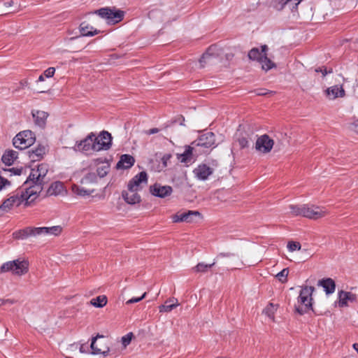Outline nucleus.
<instances>
[{
	"label": "nucleus",
	"mask_w": 358,
	"mask_h": 358,
	"mask_svg": "<svg viewBox=\"0 0 358 358\" xmlns=\"http://www.w3.org/2000/svg\"><path fill=\"white\" fill-rule=\"evenodd\" d=\"M9 185H10V182L0 175V191Z\"/></svg>",
	"instance_id": "nucleus-48"
},
{
	"label": "nucleus",
	"mask_w": 358,
	"mask_h": 358,
	"mask_svg": "<svg viewBox=\"0 0 358 358\" xmlns=\"http://www.w3.org/2000/svg\"><path fill=\"white\" fill-rule=\"evenodd\" d=\"M94 13L98 15L103 19H106L108 24H115L122 21L124 16V11L118 10L115 7L101 8L100 9L94 10Z\"/></svg>",
	"instance_id": "nucleus-4"
},
{
	"label": "nucleus",
	"mask_w": 358,
	"mask_h": 358,
	"mask_svg": "<svg viewBox=\"0 0 358 358\" xmlns=\"http://www.w3.org/2000/svg\"><path fill=\"white\" fill-rule=\"evenodd\" d=\"M277 310V305H274L273 303H269L266 308L264 310L265 314L271 320H274V313Z\"/></svg>",
	"instance_id": "nucleus-38"
},
{
	"label": "nucleus",
	"mask_w": 358,
	"mask_h": 358,
	"mask_svg": "<svg viewBox=\"0 0 358 358\" xmlns=\"http://www.w3.org/2000/svg\"><path fill=\"white\" fill-rule=\"evenodd\" d=\"M150 192L155 196L163 199L170 196L173 192V189L169 185L155 183L150 187Z\"/></svg>",
	"instance_id": "nucleus-10"
},
{
	"label": "nucleus",
	"mask_w": 358,
	"mask_h": 358,
	"mask_svg": "<svg viewBox=\"0 0 358 358\" xmlns=\"http://www.w3.org/2000/svg\"><path fill=\"white\" fill-rule=\"evenodd\" d=\"M193 146L203 147L206 148H215V136L214 133L208 131L204 134L201 135L198 139L192 143Z\"/></svg>",
	"instance_id": "nucleus-9"
},
{
	"label": "nucleus",
	"mask_w": 358,
	"mask_h": 358,
	"mask_svg": "<svg viewBox=\"0 0 358 358\" xmlns=\"http://www.w3.org/2000/svg\"><path fill=\"white\" fill-rule=\"evenodd\" d=\"M194 147L195 146H193V145L192 146L187 145L185 147V150L181 155L180 160L182 162H187L190 161L192 154V150Z\"/></svg>",
	"instance_id": "nucleus-35"
},
{
	"label": "nucleus",
	"mask_w": 358,
	"mask_h": 358,
	"mask_svg": "<svg viewBox=\"0 0 358 358\" xmlns=\"http://www.w3.org/2000/svg\"><path fill=\"white\" fill-rule=\"evenodd\" d=\"M64 192V184L62 182L57 181L51 184L48 189L49 195H59Z\"/></svg>",
	"instance_id": "nucleus-26"
},
{
	"label": "nucleus",
	"mask_w": 358,
	"mask_h": 358,
	"mask_svg": "<svg viewBox=\"0 0 358 358\" xmlns=\"http://www.w3.org/2000/svg\"><path fill=\"white\" fill-rule=\"evenodd\" d=\"M234 256V254H232V253H224V252H221L215 258V260H217L221 257H233Z\"/></svg>",
	"instance_id": "nucleus-54"
},
{
	"label": "nucleus",
	"mask_w": 358,
	"mask_h": 358,
	"mask_svg": "<svg viewBox=\"0 0 358 358\" xmlns=\"http://www.w3.org/2000/svg\"><path fill=\"white\" fill-rule=\"evenodd\" d=\"M43 76H44V75H41V76H39V78H38V80H37V81H43V80H44Z\"/></svg>",
	"instance_id": "nucleus-64"
},
{
	"label": "nucleus",
	"mask_w": 358,
	"mask_h": 358,
	"mask_svg": "<svg viewBox=\"0 0 358 358\" xmlns=\"http://www.w3.org/2000/svg\"><path fill=\"white\" fill-rule=\"evenodd\" d=\"M213 172V169L206 164H200L194 170L196 176L202 180H206Z\"/></svg>",
	"instance_id": "nucleus-18"
},
{
	"label": "nucleus",
	"mask_w": 358,
	"mask_h": 358,
	"mask_svg": "<svg viewBox=\"0 0 358 358\" xmlns=\"http://www.w3.org/2000/svg\"><path fill=\"white\" fill-rule=\"evenodd\" d=\"M259 63L262 65V69L266 71L276 66L275 63L268 58L267 55H263V58H262Z\"/></svg>",
	"instance_id": "nucleus-31"
},
{
	"label": "nucleus",
	"mask_w": 358,
	"mask_h": 358,
	"mask_svg": "<svg viewBox=\"0 0 358 358\" xmlns=\"http://www.w3.org/2000/svg\"><path fill=\"white\" fill-rule=\"evenodd\" d=\"M274 145V141L267 134L259 136L255 143V149L262 153L266 154L271 152Z\"/></svg>",
	"instance_id": "nucleus-8"
},
{
	"label": "nucleus",
	"mask_w": 358,
	"mask_h": 358,
	"mask_svg": "<svg viewBox=\"0 0 358 358\" xmlns=\"http://www.w3.org/2000/svg\"><path fill=\"white\" fill-rule=\"evenodd\" d=\"M289 209L293 216H303L312 220H317L327 214L324 207L310 204L289 205Z\"/></svg>",
	"instance_id": "nucleus-1"
},
{
	"label": "nucleus",
	"mask_w": 358,
	"mask_h": 358,
	"mask_svg": "<svg viewBox=\"0 0 358 358\" xmlns=\"http://www.w3.org/2000/svg\"><path fill=\"white\" fill-rule=\"evenodd\" d=\"M88 346L86 344H81L79 348V350L81 353H85L87 352Z\"/></svg>",
	"instance_id": "nucleus-56"
},
{
	"label": "nucleus",
	"mask_w": 358,
	"mask_h": 358,
	"mask_svg": "<svg viewBox=\"0 0 358 358\" xmlns=\"http://www.w3.org/2000/svg\"><path fill=\"white\" fill-rule=\"evenodd\" d=\"M123 199L129 204H136L141 201V196L137 190L128 189L122 192Z\"/></svg>",
	"instance_id": "nucleus-17"
},
{
	"label": "nucleus",
	"mask_w": 358,
	"mask_h": 358,
	"mask_svg": "<svg viewBox=\"0 0 358 358\" xmlns=\"http://www.w3.org/2000/svg\"><path fill=\"white\" fill-rule=\"evenodd\" d=\"M96 181V174L95 173H89L82 179V183H94Z\"/></svg>",
	"instance_id": "nucleus-42"
},
{
	"label": "nucleus",
	"mask_w": 358,
	"mask_h": 358,
	"mask_svg": "<svg viewBox=\"0 0 358 358\" xmlns=\"http://www.w3.org/2000/svg\"><path fill=\"white\" fill-rule=\"evenodd\" d=\"M324 95L327 99L334 100L336 98L344 97L345 91H324Z\"/></svg>",
	"instance_id": "nucleus-30"
},
{
	"label": "nucleus",
	"mask_w": 358,
	"mask_h": 358,
	"mask_svg": "<svg viewBox=\"0 0 358 358\" xmlns=\"http://www.w3.org/2000/svg\"><path fill=\"white\" fill-rule=\"evenodd\" d=\"M81 36H93L101 32V30L94 29L85 22H82L79 26Z\"/></svg>",
	"instance_id": "nucleus-21"
},
{
	"label": "nucleus",
	"mask_w": 358,
	"mask_h": 358,
	"mask_svg": "<svg viewBox=\"0 0 358 358\" xmlns=\"http://www.w3.org/2000/svg\"><path fill=\"white\" fill-rule=\"evenodd\" d=\"M326 90H343V85H335L327 87Z\"/></svg>",
	"instance_id": "nucleus-60"
},
{
	"label": "nucleus",
	"mask_w": 358,
	"mask_h": 358,
	"mask_svg": "<svg viewBox=\"0 0 358 358\" xmlns=\"http://www.w3.org/2000/svg\"><path fill=\"white\" fill-rule=\"evenodd\" d=\"M350 130L358 133V119L350 124Z\"/></svg>",
	"instance_id": "nucleus-53"
},
{
	"label": "nucleus",
	"mask_w": 358,
	"mask_h": 358,
	"mask_svg": "<svg viewBox=\"0 0 358 358\" xmlns=\"http://www.w3.org/2000/svg\"><path fill=\"white\" fill-rule=\"evenodd\" d=\"M100 163H101V165L97 167L96 173L99 178H103L109 171L110 164L108 162L103 163L102 162H100Z\"/></svg>",
	"instance_id": "nucleus-33"
},
{
	"label": "nucleus",
	"mask_w": 358,
	"mask_h": 358,
	"mask_svg": "<svg viewBox=\"0 0 358 358\" xmlns=\"http://www.w3.org/2000/svg\"><path fill=\"white\" fill-rule=\"evenodd\" d=\"M135 162L134 158L129 155H122L117 164V169H127L131 168Z\"/></svg>",
	"instance_id": "nucleus-24"
},
{
	"label": "nucleus",
	"mask_w": 358,
	"mask_h": 358,
	"mask_svg": "<svg viewBox=\"0 0 358 358\" xmlns=\"http://www.w3.org/2000/svg\"><path fill=\"white\" fill-rule=\"evenodd\" d=\"M317 285L322 287L327 294H333L336 289V283L332 278H327L320 280Z\"/></svg>",
	"instance_id": "nucleus-20"
},
{
	"label": "nucleus",
	"mask_w": 358,
	"mask_h": 358,
	"mask_svg": "<svg viewBox=\"0 0 358 358\" xmlns=\"http://www.w3.org/2000/svg\"><path fill=\"white\" fill-rule=\"evenodd\" d=\"M237 142L241 149L248 147V141L245 137L239 138Z\"/></svg>",
	"instance_id": "nucleus-47"
},
{
	"label": "nucleus",
	"mask_w": 358,
	"mask_h": 358,
	"mask_svg": "<svg viewBox=\"0 0 358 358\" xmlns=\"http://www.w3.org/2000/svg\"><path fill=\"white\" fill-rule=\"evenodd\" d=\"M147 293L145 292L143 293V294L140 296V297H133L131 298V299L128 300L127 302H126V304H131V303H137V302H139L141 301V300H143L145 296H146Z\"/></svg>",
	"instance_id": "nucleus-49"
},
{
	"label": "nucleus",
	"mask_w": 358,
	"mask_h": 358,
	"mask_svg": "<svg viewBox=\"0 0 358 358\" xmlns=\"http://www.w3.org/2000/svg\"><path fill=\"white\" fill-rule=\"evenodd\" d=\"M172 220L173 222H183V219H182V213H176L172 216Z\"/></svg>",
	"instance_id": "nucleus-52"
},
{
	"label": "nucleus",
	"mask_w": 358,
	"mask_h": 358,
	"mask_svg": "<svg viewBox=\"0 0 358 358\" xmlns=\"http://www.w3.org/2000/svg\"><path fill=\"white\" fill-rule=\"evenodd\" d=\"M45 235H53V236H59L62 231V228L61 226H53L50 227H45Z\"/></svg>",
	"instance_id": "nucleus-36"
},
{
	"label": "nucleus",
	"mask_w": 358,
	"mask_h": 358,
	"mask_svg": "<svg viewBox=\"0 0 358 358\" xmlns=\"http://www.w3.org/2000/svg\"><path fill=\"white\" fill-rule=\"evenodd\" d=\"M98 337L102 338L103 336L97 335L96 337H94L92 339V343H91V345H90V348L92 349V353L94 355L102 354V355H103V356L106 357L108 355L109 348L107 347L106 350H103L101 348H97L96 341V339Z\"/></svg>",
	"instance_id": "nucleus-28"
},
{
	"label": "nucleus",
	"mask_w": 358,
	"mask_h": 358,
	"mask_svg": "<svg viewBox=\"0 0 358 358\" xmlns=\"http://www.w3.org/2000/svg\"><path fill=\"white\" fill-rule=\"evenodd\" d=\"M215 264V262H213L212 264H206L203 262L199 263L195 267L193 268L194 271L196 272L205 273L208 271V268H210Z\"/></svg>",
	"instance_id": "nucleus-37"
},
{
	"label": "nucleus",
	"mask_w": 358,
	"mask_h": 358,
	"mask_svg": "<svg viewBox=\"0 0 358 358\" xmlns=\"http://www.w3.org/2000/svg\"><path fill=\"white\" fill-rule=\"evenodd\" d=\"M315 287L313 286H303L297 298V304H295V312L303 315L308 313L309 310H313V293Z\"/></svg>",
	"instance_id": "nucleus-2"
},
{
	"label": "nucleus",
	"mask_w": 358,
	"mask_h": 358,
	"mask_svg": "<svg viewBox=\"0 0 358 358\" xmlns=\"http://www.w3.org/2000/svg\"><path fill=\"white\" fill-rule=\"evenodd\" d=\"M36 195L32 189H26L25 192L22 191L20 194L17 193L11 196L8 199L4 200L0 206V214H3L9 211L14 206H19L23 201L28 203L29 199Z\"/></svg>",
	"instance_id": "nucleus-3"
},
{
	"label": "nucleus",
	"mask_w": 358,
	"mask_h": 358,
	"mask_svg": "<svg viewBox=\"0 0 358 358\" xmlns=\"http://www.w3.org/2000/svg\"><path fill=\"white\" fill-rule=\"evenodd\" d=\"M46 152V148L44 145H39L35 149L28 151L29 157L33 162L41 160Z\"/></svg>",
	"instance_id": "nucleus-22"
},
{
	"label": "nucleus",
	"mask_w": 358,
	"mask_h": 358,
	"mask_svg": "<svg viewBox=\"0 0 358 358\" xmlns=\"http://www.w3.org/2000/svg\"><path fill=\"white\" fill-rule=\"evenodd\" d=\"M32 227H28L13 232V236L15 239H26L29 236H33Z\"/></svg>",
	"instance_id": "nucleus-27"
},
{
	"label": "nucleus",
	"mask_w": 358,
	"mask_h": 358,
	"mask_svg": "<svg viewBox=\"0 0 358 358\" xmlns=\"http://www.w3.org/2000/svg\"><path fill=\"white\" fill-rule=\"evenodd\" d=\"M268 48L266 45H263L261 46L260 52H262V55H267L266 52Z\"/></svg>",
	"instance_id": "nucleus-57"
},
{
	"label": "nucleus",
	"mask_w": 358,
	"mask_h": 358,
	"mask_svg": "<svg viewBox=\"0 0 358 358\" xmlns=\"http://www.w3.org/2000/svg\"><path fill=\"white\" fill-rule=\"evenodd\" d=\"M148 175L146 172L141 171L129 180L127 188L128 189H134L139 191L141 189V184H147Z\"/></svg>",
	"instance_id": "nucleus-11"
},
{
	"label": "nucleus",
	"mask_w": 358,
	"mask_h": 358,
	"mask_svg": "<svg viewBox=\"0 0 358 358\" xmlns=\"http://www.w3.org/2000/svg\"><path fill=\"white\" fill-rule=\"evenodd\" d=\"M55 72V69L54 67H49L44 71L43 75L46 78H51L54 76Z\"/></svg>",
	"instance_id": "nucleus-51"
},
{
	"label": "nucleus",
	"mask_w": 358,
	"mask_h": 358,
	"mask_svg": "<svg viewBox=\"0 0 358 358\" xmlns=\"http://www.w3.org/2000/svg\"><path fill=\"white\" fill-rule=\"evenodd\" d=\"M31 115L35 124L41 128H44L46 124V120L48 114L46 112L41 110H32Z\"/></svg>",
	"instance_id": "nucleus-19"
},
{
	"label": "nucleus",
	"mask_w": 358,
	"mask_h": 358,
	"mask_svg": "<svg viewBox=\"0 0 358 358\" xmlns=\"http://www.w3.org/2000/svg\"><path fill=\"white\" fill-rule=\"evenodd\" d=\"M159 131V129L157 128H152L149 130L145 131V134L148 135L155 134Z\"/></svg>",
	"instance_id": "nucleus-55"
},
{
	"label": "nucleus",
	"mask_w": 358,
	"mask_h": 358,
	"mask_svg": "<svg viewBox=\"0 0 358 358\" xmlns=\"http://www.w3.org/2000/svg\"><path fill=\"white\" fill-rule=\"evenodd\" d=\"M5 172H11L13 175L20 176L22 172V169L20 168H11V169H3Z\"/></svg>",
	"instance_id": "nucleus-46"
},
{
	"label": "nucleus",
	"mask_w": 358,
	"mask_h": 358,
	"mask_svg": "<svg viewBox=\"0 0 358 358\" xmlns=\"http://www.w3.org/2000/svg\"><path fill=\"white\" fill-rule=\"evenodd\" d=\"M35 135L30 130H25L18 133L13 140V146L19 150L26 149L35 142Z\"/></svg>",
	"instance_id": "nucleus-6"
},
{
	"label": "nucleus",
	"mask_w": 358,
	"mask_h": 358,
	"mask_svg": "<svg viewBox=\"0 0 358 358\" xmlns=\"http://www.w3.org/2000/svg\"><path fill=\"white\" fill-rule=\"evenodd\" d=\"M91 304L96 308H102L107 303V298L106 296H99L92 299L90 301Z\"/></svg>",
	"instance_id": "nucleus-32"
},
{
	"label": "nucleus",
	"mask_w": 358,
	"mask_h": 358,
	"mask_svg": "<svg viewBox=\"0 0 358 358\" xmlns=\"http://www.w3.org/2000/svg\"><path fill=\"white\" fill-rule=\"evenodd\" d=\"M289 274V269L287 268H283L280 272L276 275L278 280L282 283L287 281V275Z\"/></svg>",
	"instance_id": "nucleus-43"
},
{
	"label": "nucleus",
	"mask_w": 358,
	"mask_h": 358,
	"mask_svg": "<svg viewBox=\"0 0 358 358\" xmlns=\"http://www.w3.org/2000/svg\"><path fill=\"white\" fill-rule=\"evenodd\" d=\"M302 0H274L273 7L277 10H282L287 6L292 11L296 10Z\"/></svg>",
	"instance_id": "nucleus-13"
},
{
	"label": "nucleus",
	"mask_w": 358,
	"mask_h": 358,
	"mask_svg": "<svg viewBox=\"0 0 358 358\" xmlns=\"http://www.w3.org/2000/svg\"><path fill=\"white\" fill-rule=\"evenodd\" d=\"M13 3H14L13 1H9L5 2L4 6L6 7H10V6H12L13 5Z\"/></svg>",
	"instance_id": "nucleus-62"
},
{
	"label": "nucleus",
	"mask_w": 358,
	"mask_h": 358,
	"mask_svg": "<svg viewBox=\"0 0 358 358\" xmlns=\"http://www.w3.org/2000/svg\"><path fill=\"white\" fill-rule=\"evenodd\" d=\"M33 236L45 235V227H32Z\"/></svg>",
	"instance_id": "nucleus-45"
},
{
	"label": "nucleus",
	"mask_w": 358,
	"mask_h": 358,
	"mask_svg": "<svg viewBox=\"0 0 358 358\" xmlns=\"http://www.w3.org/2000/svg\"><path fill=\"white\" fill-rule=\"evenodd\" d=\"M353 348L358 353V343L353 344Z\"/></svg>",
	"instance_id": "nucleus-63"
},
{
	"label": "nucleus",
	"mask_w": 358,
	"mask_h": 358,
	"mask_svg": "<svg viewBox=\"0 0 358 358\" xmlns=\"http://www.w3.org/2000/svg\"><path fill=\"white\" fill-rule=\"evenodd\" d=\"M36 171H38V177H41L44 180L45 177L48 171V166L46 164H41L38 166Z\"/></svg>",
	"instance_id": "nucleus-41"
},
{
	"label": "nucleus",
	"mask_w": 358,
	"mask_h": 358,
	"mask_svg": "<svg viewBox=\"0 0 358 358\" xmlns=\"http://www.w3.org/2000/svg\"><path fill=\"white\" fill-rule=\"evenodd\" d=\"M157 12H159V10H151L149 13H148V17L150 18V19H152L155 17L156 14Z\"/></svg>",
	"instance_id": "nucleus-59"
},
{
	"label": "nucleus",
	"mask_w": 358,
	"mask_h": 358,
	"mask_svg": "<svg viewBox=\"0 0 358 358\" xmlns=\"http://www.w3.org/2000/svg\"><path fill=\"white\" fill-rule=\"evenodd\" d=\"M131 336H132V334L129 333V334L124 336L122 338V342L124 346H127V345H129L130 343L131 340Z\"/></svg>",
	"instance_id": "nucleus-50"
},
{
	"label": "nucleus",
	"mask_w": 358,
	"mask_h": 358,
	"mask_svg": "<svg viewBox=\"0 0 358 358\" xmlns=\"http://www.w3.org/2000/svg\"><path fill=\"white\" fill-rule=\"evenodd\" d=\"M38 171L36 169H31V171L29 176L28 180L26 181V183H29L31 182L34 185L30 187L29 188H27L26 189H32L34 192H37V191H41L42 189V184L45 182V180L41 177H38Z\"/></svg>",
	"instance_id": "nucleus-14"
},
{
	"label": "nucleus",
	"mask_w": 358,
	"mask_h": 358,
	"mask_svg": "<svg viewBox=\"0 0 358 358\" xmlns=\"http://www.w3.org/2000/svg\"><path fill=\"white\" fill-rule=\"evenodd\" d=\"M17 152L13 150H6L1 157V161L6 166H11L17 159Z\"/></svg>",
	"instance_id": "nucleus-23"
},
{
	"label": "nucleus",
	"mask_w": 358,
	"mask_h": 358,
	"mask_svg": "<svg viewBox=\"0 0 358 358\" xmlns=\"http://www.w3.org/2000/svg\"><path fill=\"white\" fill-rule=\"evenodd\" d=\"M248 57L250 59L257 60L259 62L263 58V55L258 48H253L248 52Z\"/></svg>",
	"instance_id": "nucleus-34"
},
{
	"label": "nucleus",
	"mask_w": 358,
	"mask_h": 358,
	"mask_svg": "<svg viewBox=\"0 0 358 358\" xmlns=\"http://www.w3.org/2000/svg\"><path fill=\"white\" fill-rule=\"evenodd\" d=\"M179 306L178 299L176 298H170L167 299L164 304L159 306L160 313H169Z\"/></svg>",
	"instance_id": "nucleus-25"
},
{
	"label": "nucleus",
	"mask_w": 358,
	"mask_h": 358,
	"mask_svg": "<svg viewBox=\"0 0 358 358\" xmlns=\"http://www.w3.org/2000/svg\"><path fill=\"white\" fill-rule=\"evenodd\" d=\"M111 145L112 136L109 132L103 131L97 137L94 135V151L107 150L110 148Z\"/></svg>",
	"instance_id": "nucleus-7"
},
{
	"label": "nucleus",
	"mask_w": 358,
	"mask_h": 358,
	"mask_svg": "<svg viewBox=\"0 0 358 358\" xmlns=\"http://www.w3.org/2000/svg\"><path fill=\"white\" fill-rule=\"evenodd\" d=\"M357 301V296L350 292L340 291L338 292V306L341 308L347 307L349 303H354Z\"/></svg>",
	"instance_id": "nucleus-15"
},
{
	"label": "nucleus",
	"mask_w": 358,
	"mask_h": 358,
	"mask_svg": "<svg viewBox=\"0 0 358 358\" xmlns=\"http://www.w3.org/2000/svg\"><path fill=\"white\" fill-rule=\"evenodd\" d=\"M314 71L316 73H321V78L322 79H324L327 76L333 73L332 69H327V68L324 66L317 67Z\"/></svg>",
	"instance_id": "nucleus-39"
},
{
	"label": "nucleus",
	"mask_w": 358,
	"mask_h": 358,
	"mask_svg": "<svg viewBox=\"0 0 358 358\" xmlns=\"http://www.w3.org/2000/svg\"><path fill=\"white\" fill-rule=\"evenodd\" d=\"M29 271V262L27 260L15 259L9 261L2 264L0 272L4 273L12 271L13 274L22 275Z\"/></svg>",
	"instance_id": "nucleus-5"
},
{
	"label": "nucleus",
	"mask_w": 358,
	"mask_h": 358,
	"mask_svg": "<svg viewBox=\"0 0 358 358\" xmlns=\"http://www.w3.org/2000/svg\"><path fill=\"white\" fill-rule=\"evenodd\" d=\"M73 191L74 193L79 196H89L94 192V190L85 189L83 187H80L77 185L73 187Z\"/></svg>",
	"instance_id": "nucleus-40"
},
{
	"label": "nucleus",
	"mask_w": 358,
	"mask_h": 358,
	"mask_svg": "<svg viewBox=\"0 0 358 358\" xmlns=\"http://www.w3.org/2000/svg\"><path fill=\"white\" fill-rule=\"evenodd\" d=\"M20 85H22V88H25V87L29 88V87H30L29 82L26 80H22L20 82Z\"/></svg>",
	"instance_id": "nucleus-61"
},
{
	"label": "nucleus",
	"mask_w": 358,
	"mask_h": 358,
	"mask_svg": "<svg viewBox=\"0 0 358 358\" xmlns=\"http://www.w3.org/2000/svg\"><path fill=\"white\" fill-rule=\"evenodd\" d=\"M217 46L213 45L210 46L207 51L203 54L201 58L199 60L201 67H204L206 64H213L215 56V50Z\"/></svg>",
	"instance_id": "nucleus-16"
},
{
	"label": "nucleus",
	"mask_w": 358,
	"mask_h": 358,
	"mask_svg": "<svg viewBox=\"0 0 358 358\" xmlns=\"http://www.w3.org/2000/svg\"><path fill=\"white\" fill-rule=\"evenodd\" d=\"M3 306L7 305V304L11 305V304L15 303L16 302V301H15L14 299H3Z\"/></svg>",
	"instance_id": "nucleus-58"
},
{
	"label": "nucleus",
	"mask_w": 358,
	"mask_h": 358,
	"mask_svg": "<svg viewBox=\"0 0 358 358\" xmlns=\"http://www.w3.org/2000/svg\"><path fill=\"white\" fill-rule=\"evenodd\" d=\"M196 217H201L200 213L196 210H188L187 212L182 213V219H183V222H192Z\"/></svg>",
	"instance_id": "nucleus-29"
},
{
	"label": "nucleus",
	"mask_w": 358,
	"mask_h": 358,
	"mask_svg": "<svg viewBox=\"0 0 358 358\" xmlns=\"http://www.w3.org/2000/svg\"><path fill=\"white\" fill-rule=\"evenodd\" d=\"M287 248L290 252L301 249V244L299 242L289 241L287 244Z\"/></svg>",
	"instance_id": "nucleus-44"
},
{
	"label": "nucleus",
	"mask_w": 358,
	"mask_h": 358,
	"mask_svg": "<svg viewBox=\"0 0 358 358\" xmlns=\"http://www.w3.org/2000/svg\"><path fill=\"white\" fill-rule=\"evenodd\" d=\"M94 138V134L92 132L84 139H83L80 141H77L76 143V145L73 147L74 150H76V151H89L90 150H93Z\"/></svg>",
	"instance_id": "nucleus-12"
}]
</instances>
